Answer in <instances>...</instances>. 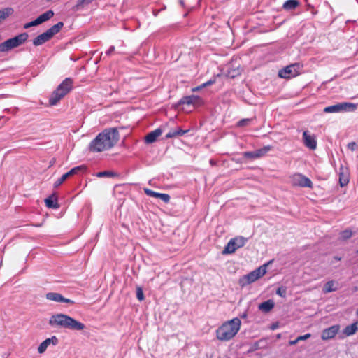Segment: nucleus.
<instances>
[{
    "label": "nucleus",
    "instance_id": "20e7f679",
    "mask_svg": "<svg viewBox=\"0 0 358 358\" xmlns=\"http://www.w3.org/2000/svg\"><path fill=\"white\" fill-rule=\"evenodd\" d=\"M28 38V34L24 32L13 38L6 40L0 43V52H8L12 49L20 46L27 41Z\"/></svg>",
    "mask_w": 358,
    "mask_h": 358
},
{
    "label": "nucleus",
    "instance_id": "e433bc0d",
    "mask_svg": "<svg viewBox=\"0 0 358 358\" xmlns=\"http://www.w3.org/2000/svg\"><path fill=\"white\" fill-rule=\"evenodd\" d=\"M136 297L139 301H143L144 299V294L141 287H138L136 289Z\"/></svg>",
    "mask_w": 358,
    "mask_h": 358
},
{
    "label": "nucleus",
    "instance_id": "9d476101",
    "mask_svg": "<svg viewBox=\"0 0 358 358\" xmlns=\"http://www.w3.org/2000/svg\"><path fill=\"white\" fill-rule=\"evenodd\" d=\"M340 330V325L335 324L329 328L324 329L322 332V339L324 341L329 340L333 338L338 333Z\"/></svg>",
    "mask_w": 358,
    "mask_h": 358
},
{
    "label": "nucleus",
    "instance_id": "7c9ffc66",
    "mask_svg": "<svg viewBox=\"0 0 358 358\" xmlns=\"http://www.w3.org/2000/svg\"><path fill=\"white\" fill-rule=\"evenodd\" d=\"M236 250V247L231 241H229L223 250V254H232Z\"/></svg>",
    "mask_w": 358,
    "mask_h": 358
},
{
    "label": "nucleus",
    "instance_id": "1a4fd4ad",
    "mask_svg": "<svg viewBox=\"0 0 358 358\" xmlns=\"http://www.w3.org/2000/svg\"><path fill=\"white\" fill-rule=\"evenodd\" d=\"M87 168L85 165H80L71 169L69 171L62 175L55 183L54 187L57 188L60 186L67 178L74 175H78L80 173H83L86 171Z\"/></svg>",
    "mask_w": 358,
    "mask_h": 358
},
{
    "label": "nucleus",
    "instance_id": "4c0bfd02",
    "mask_svg": "<svg viewBox=\"0 0 358 358\" xmlns=\"http://www.w3.org/2000/svg\"><path fill=\"white\" fill-rule=\"evenodd\" d=\"M37 25H39V24L37 22V20L36 19L30 22H28V23H26L24 25V29H29L31 27H34V26H37Z\"/></svg>",
    "mask_w": 358,
    "mask_h": 358
},
{
    "label": "nucleus",
    "instance_id": "a211bd4d",
    "mask_svg": "<svg viewBox=\"0 0 358 358\" xmlns=\"http://www.w3.org/2000/svg\"><path fill=\"white\" fill-rule=\"evenodd\" d=\"M274 301L271 299H268L264 302L261 303L259 305L258 308L260 311L264 313H268L274 308Z\"/></svg>",
    "mask_w": 358,
    "mask_h": 358
},
{
    "label": "nucleus",
    "instance_id": "864d4df0",
    "mask_svg": "<svg viewBox=\"0 0 358 358\" xmlns=\"http://www.w3.org/2000/svg\"><path fill=\"white\" fill-rule=\"evenodd\" d=\"M357 313H358V309H357Z\"/></svg>",
    "mask_w": 358,
    "mask_h": 358
},
{
    "label": "nucleus",
    "instance_id": "de8ad7c7",
    "mask_svg": "<svg viewBox=\"0 0 358 358\" xmlns=\"http://www.w3.org/2000/svg\"><path fill=\"white\" fill-rule=\"evenodd\" d=\"M59 93L63 95V97L69 93V92H66L64 90H61L59 91Z\"/></svg>",
    "mask_w": 358,
    "mask_h": 358
},
{
    "label": "nucleus",
    "instance_id": "37998d69",
    "mask_svg": "<svg viewBox=\"0 0 358 358\" xmlns=\"http://www.w3.org/2000/svg\"><path fill=\"white\" fill-rule=\"evenodd\" d=\"M215 83V80H210L201 85V87H207Z\"/></svg>",
    "mask_w": 358,
    "mask_h": 358
},
{
    "label": "nucleus",
    "instance_id": "393cba45",
    "mask_svg": "<svg viewBox=\"0 0 358 358\" xmlns=\"http://www.w3.org/2000/svg\"><path fill=\"white\" fill-rule=\"evenodd\" d=\"M63 98V95L59 93L58 89L57 88L49 99V103L51 106L56 105Z\"/></svg>",
    "mask_w": 358,
    "mask_h": 358
},
{
    "label": "nucleus",
    "instance_id": "423d86ee",
    "mask_svg": "<svg viewBox=\"0 0 358 358\" xmlns=\"http://www.w3.org/2000/svg\"><path fill=\"white\" fill-rule=\"evenodd\" d=\"M302 66L299 63H294L287 66L278 72V76L282 78H291L299 74Z\"/></svg>",
    "mask_w": 358,
    "mask_h": 358
},
{
    "label": "nucleus",
    "instance_id": "473e14b6",
    "mask_svg": "<svg viewBox=\"0 0 358 358\" xmlns=\"http://www.w3.org/2000/svg\"><path fill=\"white\" fill-rule=\"evenodd\" d=\"M117 176V173L113 172V171H101V172H98L96 173V176L99 177V178H103V177H115V176Z\"/></svg>",
    "mask_w": 358,
    "mask_h": 358
},
{
    "label": "nucleus",
    "instance_id": "c756f323",
    "mask_svg": "<svg viewBox=\"0 0 358 358\" xmlns=\"http://www.w3.org/2000/svg\"><path fill=\"white\" fill-rule=\"evenodd\" d=\"M336 289H337V288L334 287V281L329 280L324 284V287H323V292L329 293V292L336 291Z\"/></svg>",
    "mask_w": 358,
    "mask_h": 358
},
{
    "label": "nucleus",
    "instance_id": "c85d7f7f",
    "mask_svg": "<svg viewBox=\"0 0 358 358\" xmlns=\"http://www.w3.org/2000/svg\"><path fill=\"white\" fill-rule=\"evenodd\" d=\"M299 3L297 0H287L283 4V8L285 10H293L299 6Z\"/></svg>",
    "mask_w": 358,
    "mask_h": 358
},
{
    "label": "nucleus",
    "instance_id": "2f4dec72",
    "mask_svg": "<svg viewBox=\"0 0 358 358\" xmlns=\"http://www.w3.org/2000/svg\"><path fill=\"white\" fill-rule=\"evenodd\" d=\"M339 182L341 187H344L348 185L349 182V178L348 175L345 174L343 172L339 173Z\"/></svg>",
    "mask_w": 358,
    "mask_h": 358
},
{
    "label": "nucleus",
    "instance_id": "aec40b11",
    "mask_svg": "<svg viewBox=\"0 0 358 358\" xmlns=\"http://www.w3.org/2000/svg\"><path fill=\"white\" fill-rule=\"evenodd\" d=\"M45 205L49 208L57 209L59 208L57 198L55 194H52L45 199Z\"/></svg>",
    "mask_w": 358,
    "mask_h": 358
},
{
    "label": "nucleus",
    "instance_id": "a19ab883",
    "mask_svg": "<svg viewBox=\"0 0 358 358\" xmlns=\"http://www.w3.org/2000/svg\"><path fill=\"white\" fill-rule=\"evenodd\" d=\"M348 148L352 151H354L357 148V144L355 142H350L347 145Z\"/></svg>",
    "mask_w": 358,
    "mask_h": 358
},
{
    "label": "nucleus",
    "instance_id": "6ab92c4d",
    "mask_svg": "<svg viewBox=\"0 0 358 358\" xmlns=\"http://www.w3.org/2000/svg\"><path fill=\"white\" fill-rule=\"evenodd\" d=\"M357 330V323L355 322L350 325L347 326L343 330L342 334L343 336L340 335L341 338H343L345 336H349L355 334Z\"/></svg>",
    "mask_w": 358,
    "mask_h": 358
},
{
    "label": "nucleus",
    "instance_id": "9b49d317",
    "mask_svg": "<svg viewBox=\"0 0 358 358\" xmlns=\"http://www.w3.org/2000/svg\"><path fill=\"white\" fill-rule=\"evenodd\" d=\"M46 299L50 301H53L59 303H66L74 304L75 302L69 299L64 298L62 294L57 292H48L45 296Z\"/></svg>",
    "mask_w": 358,
    "mask_h": 358
},
{
    "label": "nucleus",
    "instance_id": "ddd939ff",
    "mask_svg": "<svg viewBox=\"0 0 358 358\" xmlns=\"http://www.w3.org/2000/svg\"><path fill=\"white\" fill-rule=\"evenodd\" d=\"M303 140L304 145L310 150H315L317 142L314 136L310 135L308 131L303 133Z\"/></svg>",
    "mask_w": 358,
    "mask_h": 358
},
{
    "label": "nucleus",
    "instance_id": "49530a36",
    "mask_svg": "<svg viewBox=\"0 0 358 358\" xmlns=\"http://www.w3.org/2000/svg\"><path fill=\"white\" fill-rule=\"evenodd\" d=\"M5 110L8 111V112H11L12 113H15L16 111L17 110V108H15L13 109H6Z\"/></svg>",
    "mask_w": 358,
    "mask_h": 358
},
{
    "label": "nucleus",
    "instance_id": "0eeeda50",
    "mask_svg": "<svg viewBox=\"0 0 358 358\" xmlns=\"http://www.w3.org/2000/svg\"><path fill=\"white\" fill-rule=\"evenodd\" d=\"M357 108L355 104L343 102L333 106H329L324 109V113H340L343 111H353Z\"/></svg>",
    "mask_w": 358,
    "mask_h": 358
},
{
    "label": "nucleus",
    "instance_id": "72a5a7b5",
    "mask_svg": "<svg viewBox=\"0 0 358 358\" xmlns=\"http://www.w3.org/2000/svg\"><path fill=\"white\" fill-rule=\"evenodd\" d=\"M271 150L270 146H265L262 149L255 150V157L256 158H259L263 155H264L268 151Z\"/></svg>",
    "mask_w": 358,
    "mask_h": 358
},
{
    "label": "nucleus",
    "instance_id": "c03bdc74",
    "mask_svg": "<svg viewBox=\"0 0 358 358\" xmlns=\"http://www.w3.org/2000/svg\"><path fill=\"white\" fill-rule=\"evenodd\" d=\"M115 51V47L110 46V48L106 52V55H110Z\"/></svg>",
    "mask_w": 358,
    "mask_h": 358
},
{
    "label": "nucleus",
    "instance_id": "ea45409f",
    "mask_svg": "<svg viewBox=\"0 0 358 358\" xmlns=\"http://www.w3.org/2000/svg\"><path fill=\"white\" fill-rule=\"evenodd\" d=\"M243 156L247 158H256L255 157V152H245L243 153Z\"/></svg>",
    "mask_w": 358,
    "mask_h": 358
},
{
    "label": "nucleus",
    "instance_id": "4be33fe9",
    "mask_svg": "<svg viewBox=\"0 0 358 358\" xmlns=\"http://www.w3.org/2000/svg\"><path fill=\"white\" fill-rule=\"evenodd\" d=\"M73 80L70 78H66L62 83L57 87L58 91L64 90L66 92H70L72 89Z\"/></svg>",
    "mask_w": 358,
    "mask_h": 358
},
{
    "label": "nucleus",
    "instance_id": "cd10ccee",
    "mask_svg": "<svg viewBox=\"0 0 358 358\" xmlns=\"http://www.w3.org/2000/svg\"><path fill=\"white\" fill-rule=\"evenodd\" d=\"M13 13V9L11 8H6L0 10V23L4 21L8 17L11 15Z\"/></svg>",
    "mask_w": 358,
    "mask_h": 358
},
{
    "label": "nucleus",
    "instance_id": "09e8293b",
    "mask_svg": "<svg viewBox=\"0 0 358 358\" xmlns=\"http://www.w3.org/2000/svg\"><path fill=\"white\" fill-rule=\"evenodd\" d=\"M203 87H201V85H200V86H199V87H196L193 88V89H192V91H193V92H196V91H198V90H199L202 89Z\"/></svg>",
    "mask_w": 358,
    "mask_h": 358
},
{
    "label": "nucleus",
    "instance_id": "f704fd0d",
    "mask_svg": "<svg viewBox=\"0 0 358 358\" xmlns=\"http://www.w3.org/2000/svg\"><path fill=\"white\" fill-rule=\"evenodd\" d=\"M352 236V232L351 230L346 229L341 232L340 238L341 240L345 241L350 238Z\"/></svg>",
    "mask_w": 358,
    "mask_h": 358
},
{
    "label": "nucleus",
    "instance_id": "79ce46f5",
    "mask_svg": "<svg viewBox=\"0 0 358 358\" xmlns=\"http://www.w3.org/2000/svg\"><path fill=\"white\" fill-rule=\"evenodd\" d=\"M310 336H311L310 334H306L303 336H299L298 340H299V341L306 340L307 338H309Z\"/></svg>",
    "mask_w": 358,
    "mask_h": 358
},
{
    "label": "nucleus",
    "instance_id": "b1692460",
    "mask_svg": "<svg viewBox=\"0 0 358 358\" xmlns=\"http://www.w3.org/2000/svg\"><path fill=\"white\" fill-rule=\"evenodd\" d=\"M54 16V12L52 10H47L44 13L40 15L37 18V22L41 24L50 19H51Z\"/></svg>",
    "mask_w": 358,
    "mask_h": 358
},
{
    "label": "nucleus",
    "instance_id": "a878e982",
    "mask_svg": "<svg viewBox=\"0 0 358 358\" xmlns=\"http://www.w3.org/2000/svg\"><path fill=\"white\" fill-rule=\"evenodd\" d=\"M232 243H234V246L236 247V250L243 247L247 241L248 238L243 237V236H237L236 238H231L230 240Z\"/></svg>",
    "mask_w": 358,
    "mask_h": 358
},
{
    "label": "nucleus",
    "instance_id": "f3484780",
    "mask_svg": "<svg viewBox=\"0 0 358 358\" xmlns=\"http://www.w3.org/2000/svg\"><path fill=\"white\" fill-rule=\"evenodd\" d=\"M51 39L50 35L46 32V31L38 36H36L33 40V44L35 46H39L43 45V43H46L47 41H50Z\"/></svg>",
    "mask_w": 358,
    "mask_h": 358
},
{
    "label": "nucleus",
    "instance_id": "412c9836",
    "mask_svg": "<svg viewBox=\"0 0 358 358\" xmlns=\"http://www.w3.org/2000/svg\"><path fill=\"white\" fill-rule=\"evenodd\" d=\"M188 131H189V130H183L181 128L178 127L174 130H171L169 132H168L166 134L165 138L166 139H168V138H175V137H178V136H182L184 134H185L186 133H187Z\"/></svg>",
    "mask_w": 358,
    "mask_h": 358
},
{
    "label": "nucleus",
    "instance_id": "603ef678",
    "mask_svg": "<svg viewBox=\"0 0 358 358\" xmlns=\"http://www.w3.org/2000/svg\"><path fill=\"white\" fill-rule=\"evenodd\" d=\"M336 259L341 260V258H338V257H336Z\"/></svg>",
    "mask_w": 358,
    "mask_h": 358
},
{
    "label": "nucleus",
    "instance_id": "3c124183",
    "mask_svg": "<svg viewBox=\"0 0 358 358\" xmlns=\"http://www.w3.org/2000/svg\"><path fill=\"white\" fill-rule=\"evenodd\" d=\"M336 259L341 260V258H338V257H336Z\"/></svg>",
    "mask_w": 358,
    "mask_h": 358
},
{
    "label": "nucleus",
    "instance_id": "58836bf2",
    "mask_svg": "<svg viewBox=\"0 0 358 358\" xmlns=\"http://www.w3.org/2000/svg\"><path fill=\"white\" fill-rule=\"evenodd\" d=\"M250 122V119H242L238 122V127L246 126Z\"/></svg>",
    "mask_w": 358,
    "mask_h": 358
},
{
    "label": "nucleus",
    "instance_id": "7ed1b4c3",
    "mask_svg": "<svg viewBox=\"0 0 358 358\" xmlns=\"http://www.w3.org/2000/svg\"><path fill=\"white\" fill-rule=\"evenodd\" d=\"M241 320L238 317L233 318L224 322L216 330V338L221 341H228L232 339L240 330Z\"/></svg>",
    "mask_w": 358,
    "mask_h": 358
},
{
    "label": "nucleus",
    "instance_id": "f257e3e1",
    "mask_svg": "<svg viewBox=\"0 0 358 358\" xmlns=\"http://www.w3.org/2000/svg\"><path fill=\"white\" fill-rule=\"evenodd\" d=\"M120 134L117 128H107L99 133L89 145L92 152H100L114 147L118 142Z\"/></svg>",
    "mask_w": 358,
    "mask_h": 358
},
{
    "label": "nucleus",
    "instance_id": "39448f33",
    "mask_svg": "<svg viewBox=\"0 0 358 358\" xmlns=\"http://www.w3.org/2000/svg\"><path fill=\"white\" fill-rule=\"evenodd\" d=\"M266 273V264H264L247 275H243L238 280L241 287H244L259 279Z\"/></svg>",
    "mask_w": 358,
    "mask_h": 358
},
{
    "label": "nucleus",
    "instance_id": "f03ea898",
    "mask_svg": "<svg viewBox=\"0 0 358 358\" xmlns=\"http://www.w3.org/2000/svg\"><path fill=\"white\" fill-rule=\"evenodd\" d=\"M48 323L52 327L64 328L71 331H83L85 328L83 323L63 313L52 315Z\"/></svg>",
    "mask_w": 358,
    "mask_h": 358
},
{
    "label": "nucleus",
    "instance_id": "5701e85b",
    "mask_svg": "<svg viewBox=\"0 0 358 358\" xmlns=\"http://www.w3.org/2000/svg\"><path fill=\"white\" fill-rule=\"evenodd\" d=\"M64 27V23L62 22H59L56 24L52 26L50 28H49L46 32L50 35V38H52L55 34H58L60 30Z\"/></svg>",
    "mask_w": 358,
    "mask_h": 358
},
{
    "label": "nucleus",
    "instance_id": "2eb2a0df",
    "mask_svg": "<svg viewBox=\"0 0 358 358\" xmlns=\"http://www.w3.org/2000/svg\"><path fill=\"white\" fill-rule=\"evenodd\" d=\"M144 192L148 196L155 197V198H159V199H162L166 203H169L170 201L171 197L167 194L158 193V192H156L151 190L150 189H148V188L144 189Z\"/></svg>",
    "mask_w": 358,
    "mask_h": 358
},
{
    "label": "nucleus",
    "instance_id": "bb28decb",
    "mask_svg": "<svg viewBox=\"0 0 358 358\" xmlns=\"http://www.w3.org/2000/svg\"><path fill=\"white\" fill-rule=\"evenodd\" d=\"M241 70L239 69V67H236V68L229 67L225 75H226V76H227L229 78H234L238 76L239 75H241Z\"/></svg>",
    "mask_w": 358,
    "mask_h": 358
},
{
    "label": "nucleus",
    "instance_id": "6e6552de",
    "mask_svg": "<svg viewBox=\"0 0 358 358\" xmlns=\"http://www.w3.org/2000/svg\"><path fill=\"white\" fill-rule=\"evenodd\" d=\"M290 183L294 187H313L312 181L301 173H295L290 177Z\"/></svg>",
    "mask_w": 358,
    "mask_h": 358
},
{
    "label": "nucleus",
    "instance_id": "f8f14e48",
    "mask_svg": "<svg viewBox=\"0 0 358 358\" xmlns=\"http://www.w3.org/2000/svg\"><path fill=\"white\" fill-rule=\"evenodd\" d=\"M203 103L201 99L196 95H191L182 97L180 101V105H194V106H199Z\"/></svg>",
    "mask_w": 358,
    "mask_h": 358
},
{
    "label": "nucleus",
    "instance_id": "c9c22d12",
    "mask_svg": "<svg viewBox=\"0 0 358 358\" xmlns=\"http://www.w3.org/2000/svg\"><path fill=\"white\" fill-rule=\"evenodd\" d=\"M287 293V289L285 287H278L276 290V294L281 297H285Z\"/></svg>",
    "mask_w": 358,
    "mask_h": 358
},
{
    "label": "nucleus",
    "instance_id": "8fccbe9b",
    "mask_svg": "<svg viewBox=\"0 0 358 358\" xmlns=\"http://www.w3.org/2000/svg\"><path fill=\"white\" fill-rule=\"evenodd\" d=\"M247 315H248L247 313H246V312H244L243 313H242V314L240 315V317H241V318H246V317H247Z\"/></svg>",
    "mask_w": 358,
    "mask_h": 358
},
{
    "label": "nucleus",
    "instance_id": "a18cd8bd",
    "mask_svg": "<svg viewBox=\"0 0 358 358\" xmlns=\"http://www.w3.org/2000/svg\"><path fill=\"white\" fill-rule=\"evenodd\" d=\"M299 341V340H298V337H297L295 340L289 341V344L290 345H296Z\"/></svg>",
    "mask_w": 358,
    "mask_h": 358
},
{
    "label": "nucleus",
    "instance_id": "dca6fc26",
    "mask_svg": "<svg viewBox=\"0 0 358 358\" xmlns=\"http://www.w3.org/2000/svg\"><path fill=\"white\" fill-rule=\"evenodd\" d=\"M163 130L162 128H157L154 131L148 134L145 138V141L147 143H152L156 141L157 138L162 135Z\"/></svg>",
    "mask_w": 358,
    "mask_h": 358
},
{
    "label": "nucleus",
    "instance_id": "4468645a",
    "mask_svg": "<svg viewBox=\"0 0 358 358\" xmlns=\"http://www.w3.org/2000/svg\"><path fill=\"white\" fill-rule=\"evenodd\" d=\"M59 343V340L55 336H52L51 338H47L45 341H43L38 346V352L40 354L43 353L48 347L52 344L53 345H57Z\"/></svg>",
    "mask_w": 358,
    "mask_h": 358
}]
</instances>
